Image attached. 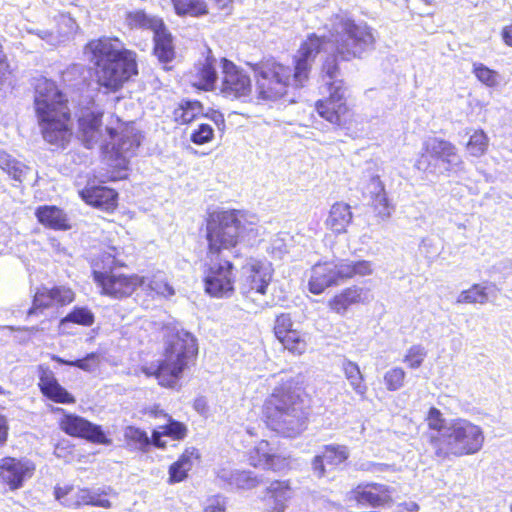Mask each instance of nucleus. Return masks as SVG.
I'll list each match as a JSON object with an SVG mask.
<instances>
[{
    "label": "nucleus",
    "mask_w": 512,
    "mask_h": 512,
    "mask_svg": "<svg viewBox=\"0 0 512 512\" xmlns=\"http://www.w3.org/2000/svg\"><path fill=\"white\" fill-rule=\"evenodd\" d=\"M103 495H107V492L101 489L90 490L89 489V501H87V505L102 507V508H110L111 502L108 499L103 498Z\"/></svg>",
    "instance_id": "nucleus-56"
},
{
    "label": "nucleus",
    "mask_w": 512,
    "mask_h": 512,
    "mask_svg": "<svg viewBox=\"0 0 512 512\" xmlns=\"http://www.w3.org/2000/svg\"><path fill=\"white\" fill-rule=\"evenodd\" d=\"M127 19L131 26L150 29L153 32L159 29L163 24L161 19L150 17L143 11L129 13Z\"/></svg>",
    "instance_id": "nucleus-39"
},
{
    "label": "nucleus",
    "mask_w": 512,
    "mask_h": 512,
    "mask_svg": "<svg viewBox=\"0 0 512 512\" xmlns=\"http://www.w3.org/2000/svg\"><path fill=\"white\" fill-rule=\"evenodd\" d=\"M29 170L30 169L26 165L15 160V162L12 163V166L7 171V174L11 176L14 180L22 182L26 177L27 173L29 172Z\"/></svg>",
    "instance_id": "nucleus-57"
},
{
    "label": "nucleus",
    "mask_w": 512,
    "mask_h": 512,
    "mask_svg": "<svg viewBox=\"0 0 512 512\" xmlns=\"http://www.w3.org/2000/svg\"><path fill=\"white\" fill-rule=\"evenodd\" d=\"M205 512H226V499L221 495L213 496L208 500Z\"/></svg>",
    "instance_id": "nucleus-58"
},
{
    "label": "nucleus",
    "mask_w": 512,
    "mask_h": 512,
    "mask_svg": "<svg viewBox=\"0 0 512 512\" xmlns=\"http://www.w3.org/2000/svg\"><path fill=\"white\" fill-rule=\"evenodd\" d=\"M366 190L370 198L385 192L384 185L380 180L379 175L374 173V165L369 163L367 168L363 171L362 183H366Z\"/></svg>",
    "instance_id": "nucleus-40"
},
{
    "label": "nucleus",
    "mask_w": 512,
    "mask_h": 512,
    "mask_svg": "<svg viewBox=\"0 0 512 512\" xmlns=\"http://www.w3.org/2000/svg\"><path fill=\"white\" fill-rule=\"evenodd\" d=\"M215 62V59L207 58L198 72L202 87L206 90L213 88L217 80Z\"/></svg>",
    "instance_id": "nucleus-45"
},
{
    "label": "nucleus",
    "mask_w": 512,
    "mask_h": 512,
    "mask_svg": "<svg viewBox=\"0 0 512 512\" xmlns=\"http://www.w3.org/2000/svg\"><path fill=\"white\" fill-rule=\"evenodd\" d=\"M258 236L256 223L248 221L239 211H224L212 217L207 223L205 290L213 297H228L234 290L230 258H239L245 241L250 243Z\"/></svg>",
    "instance_id": "nucleus-2"
},
{
    "label": "nucleus",
    "mask_w": 512,
    "mask_h": 512,
    "mask_svg": "<svg viewBox=\"0 0 512 512\" xmlns=\"http://www.w3.org/2000/svg\"><path fill=\"white\" fill-rule=\"evenodd\" d=\"M86 203L105 211H112L117 205L118 194L106 186H93L81 192Z\"/></svg>",
    "instance_id": "nucleus-23"
},
{
    "label": "nucleus",
    "mask_w": 512,
    "mask_h": 512,
    "mask_svg": "<svg viewBox=\"0 0 512 512\" xmlns=\"http://www.w3.org/2000/svg\"><path fill=\"white\" fill-rule=\"evenodd\" d=\"M351 222L352 212L350 205L343 202H337L332 205L326 219V225L331 231L336 234L345 233Z\"/></svg>",
    "instance_id": "nucleus-27"
},
{
    "label": "nucleus",
    "mask_w": 512,
    "mask_h": 512,
    "mask_svg": "<svg viewBox=\"0 0 512 512\" xmlns=\"http://www.w3.org/2000/svg\"><path fill=\"white\" fill-rule=\"evenodd\" d=\"M55 499L64 507L69 509H77L82 505H87L89 497V489L82 488L75 490L73 486H56L54 488Z\"/></svg>",
    "instance_id": "nucleus-26"
},
{
    "label": "nucleus",
    "mask_w": 512,
    "mask_h": 512,
    "mask_svg": "<svg viewBox=\"0 0 512 512\" xmlns=\"http://www.w3.org/2000/svg\"><path fill=\"white\" fill-rule=\"evenodd\" d=\"M487 288L479 284H474L470 289L462 291L457 298V303H480L488 301Z\"/></svg>",
    "instance_id": "nucleus-43"
},
{
    "label": "nucleus",
    "mask_w": 512,
    "mask_h": 512,
    "mask_svg": "<svg viewBox=\"0 0 512 512\" xmlns=\"http://www.w3.org/2000/svg\"><path fill=\"white\" fill-rule=\"evenodd\" d=\"M502 37H503V40L504 42L509 45V46H512V25L510 26H506L503 31H502Z\"/></svg>",
    "instance_id": "nucleus-62"
},
{
    "label": "nucleus",
    "mask_w": 512,
    "mask_h": 512,
    "mask_svg": "<svg viewBox=\"0 0 512 512\" xmlns=\"http://www.w3.org/2000/svg\"><path fill=\"white\" fill-rule=\"evenodd\" d=\"M367 298V291L358 286H352L344 289L341 293L335 295L328 303L329 308L335 313L343 316L350 306L363 303Z\"/></svg>",
    "instance_id": "nucleus-24"
},
{
    "label": "nucleus",
    "mask_w": 512,
    "mask_h": 512,
    "mask_svg": "<svg viewBox=\"0 0 512 512\" xmlns=\"http://www.w3.org/2000/svg\"><path fill=\"white\" fill-rule=\"evenodd\" d=\"M95 322L94 313L87 307L75 306L65 317L59 322V331L61 333L69 334L68 331L70 324H77L85 327H90Z\"/></svg>",
    "instance_id": "nucleus-32"
},
{
    "label": "nucleus",
    "mask_w": 512,
    "mask_h": 512,
    "mask_svg": "<svg viewBox=\"0 0 512 512\" xmlns=\"http://www.w3.org/2000/svg\"><path fill=\"white\" fill-rule=\"evenodd\" d=\"M405 379V371L402 368L396 367L387 371L384 375V382L389 391L399 390Z\"/></svg>",
    "instance_id": "nucleus-49"
},
{
    "label": "nucleus",
    "mask_w": 512,
    "mask_h": 512,
    "mask_svg": "<svg viewBox=\"0 0 512 512\" xmlns=\"http://www.w3.org/2000/svg\"><path fill=\"white\" fill-rule=\"evenodd\" d=\"M326 53L327 56L321 66L320 78L327 88L329 96L316 102V110L322 118L331 124L342 126L345 123L348 107L344 98V82L337 61L339 55L331 48H328Z\"/></svg>",
    "instance_id": "nucleus-8"
},
{
    "label": "nucleus",
    "mask_w": 512,
    "mask_h": 512,
    "mask_svg": "<svg viewBox=\"0 0 512 512\" xmlns=\"http://www.w3.org/2000/svg\"><path fill=\"white\" fill-rule=\"evenodd\" d=\"M34 465L25 460L6 457L0 463V481L10 490H16L23 486L26 479L32 477Z\"/></svg>",
    "instance_id": "nucleus-16"
},
{
    "label": "nucleus",
    "mask_w": 512,
    "mask_h": 512,
    "mask_svg": "<svg viewBox=\"0 0 512 512\" xmlns=\"http://www.w3.org/2000/svg\"><path fill=\"white\" fill-rule=\"evenodd\" d=\"M102 116L101 111L87 110L82 113L78 120V137L88 149L98 144L102 138Z\"/></svg>",
    "instance_id": "nucleus-19"
},
{
    "label": "nucleus",
    "mask_w": 512,
    "mask_h": 512,
    "mask_svg": "<svg viewBox=\"0 0 512 512\" xmlns=\"http://www.w3.org/2000/svg\"><path fill=\"white\" fill-rule=\"evenodd\" d=\"M278 340L282 343L283 347L294 354H302L306 350V341L302 333L293 329L292 331L284 334Z\"/></svg>",
    "instance_id": "nucleus-38"
},
{
    "label": "nucleus",
    "mask_w": 512,
    "mask_h": 512,
    "mask_svg": "<svg viewBox=\"0 0 512 512\" xmlns=\"http://www.w3.org/2000/svg\"><path fill=\"white\" fill-rule=\"evenodd\" d=\"M41 392L50 400L70 404L75 402V398L62 387L53 375H43L40 378Z\"/></svg>",
    "instance_id": "nucleus-30"
},
{
    "label": "nucleus",
    "mask_w": 512,
    "mask_h": 512,
    "mask_svg": "<svg viewBox=\"0 0 512 512\" xmlns=\"http://www.w3.org/2000/svg\"><path fill=\"white\" fill-rule=\"evenodd\" d=\"M194 408L197 412L203 414L207 411V405L204 398L200 397L194 401Z\"/></svg>",
    "instance_id": "nucleus-61"
},
{
    "label": "nucleus",
    "mask_w": 512,
    "mask_h": 512,
    "mask_svg": "<svg viewBox=\"0 0 512 512\" xmlns=\"http://www.w3.org/2000/svg\"><path fill=\"white\" fill-rule=\"evenodd\" d=\"M15 162V159L11 158L9 154L6 152H0V168L7 172L9 168L12 166V163Z\"/></svg>",
    "instance_id": "nucleus-59"
},
{
    "label": "nucleus",
    "mask_w": 512,
    "mask_h": 512,
    "mask_svg": "<svg viewBox=\"0 0 512 512\" xmlns=\"http://www.w3.org/2000/svg\"><path fill=\"white\" fill-rule=\"evenodd\" d=\"M106 132L109 137L108 140H104L102 148L105 152H111V156L115 157L116 160L125 161L127 158L132 157L135 151L140 146V136L132 131L123 132L116 140L117 131L111 126L106 127Z\"/></svg>",
    "instance_id": "nucleus-15"
},
{
    "label": "nucleus",
    "mask_w": 512,
    "mask_h": 512,
    "mask_svg": "<svg viewBox=\"0 0 512 512\" xmlns=\"http://www.w3.org/2000/svg\"><path fill=\"white\" fill-rule=\"evenodd\" d=\"M222 63V81L220 91L222 95L229 99L247 101L252 92V83L249 75L233 62L223 58Z\"/></svg>",
    "instance_id": "nucleus-12"
},
{
    "label": "nucleus",
    "mask_w": 512,
    "mask_h": 512,
    "mask_svg": "<svg viewBox=\"0 0 512 512\" xmlns=\"http://www.w3.org/2000/svg\"><path fill=\"white\" fill-rule=\"evenodd\" d=\"M392 489L380 483L360 484L353 491L358 503H367L373 507L382 506L392 500Z\"/></svg>",
    "instance_id": "nucleus-20"
},
{
    "label": "nucleus",
    "mask_w": 512,
    "mask_h": 512,
    "mask_svg": "<svg viewBox=\"0 0 512 512\" xmlns=\"http://www.w3.org/2000/svg\"><path fill=\"white\" fill-rule=\"evenodd\" d=\"M85 54L94 65L97 83L106 92H117L138 74L136 53L125 49L117 38L92 40L86 45Z\"/></svg>",
    "instance_id": "nucleus-3"
},
{
    "label": "nucleus",
    "mask_w": 512,
    "mask_h": 512,
    "mask_svg": "<svg viewBox=\"0 0 512 512\" xmlns=\"http://www.w3.org/2000/svg\"><path fill=\"white\" fill-rule=\"evenodd\" d=\"M217 478L231 488L253 489L263 483L262 476L252 471L221 469Z\"/></svg>",
    "instance_id": "nucleus-21"
},
{
    "label": "nucleus",
    "mask_w": 512,
    "mask_h": 512,
    "mask_svg": "<svg viewBox=\"0 0 512 512\" xmlns=\"http://www.w3.org/2000/svg\"><path fill=\"white\" fill-rule=\"evenodd\" d=\"M489 139L483 130L475 131L469 139L467 150L474 157L482 156L488 148Z\"/></svg>",
    "instance_id": "nucleus-44"
},
{
    "label": "nucleus",
    "mask_w": 512,
    "mask_h": 512,
    "mask_svg": "<svg viewBox=\"0 0 512 512\" xmlns=\"http://www.w3.org/2000/svg\"><path fill=\"white\" fill-rule=\"evenodd\" d=\"M371 200L375 211L381 218H387L391 215L392 207L385 192L372 197Z\"/></svg>",
    "instance_id": "nucleus-55"
},
{
    "label": "nucleus",
    "mask_w": 512,
    "mask_h": 512,
    "mask_svg": "<svg viewBox=\"0 0 512 512\" xmlns=\"http://www.w3.org/2000/svg\"><path fill=\"white\" fill-rule=\"evenodd\" d=\"M293 329V322L290 314L282 313L276 317L274 324V334L277 339L292 331Z\"/></svg>",
    "instance_id": "nucleus-53"
},
{
    "label": "nucleus",
    "mask_w": 512,
    "mask_h": 512,
    "mask_svg": "<svg viewBox=\"0 0 512 512\" xmlns=\"http://www.w3.org/2000/svg\"><path fill=\"white\" fill-rule=\"evenodd\" d=\"M202 104L199 101H184L178 110L176 116L179 117L183 123L193 121L197 115L202 113Z\"/></svg>",
    "instance_id": "nucleus-46"
},
{
    "label": "nucleus",
    "mask_w": 512,
    "mask_h": 512,
    "mask_svg": "<svg viewBox=\"0 0 512 512\" xmlns=\"http://www.w3.org/2000/svg\"><path fill=\"white\" fill-rule=\"evenodd\" d=\"M251 464L255 467H261L268 470L278 471L286 465L285 458L271 453L270 445L262 440L254 449V454L250 456Z\"/></svg>",
    "instance_id": "nucleus-25"
},
{
    "label": "nucleus",
    "mask_w": 512,
    "mask_h": 512,
    "mask_svg": "<svg viewBox=\"0 0 512 512\" xmlns=\"http://www.w3.org/2000/svg\"><path fill=\"white\" fill-rule=\"evenodd\" d=\"M139 287L164 297H170L175 294L174 288L169 283L156 277L152 279L139 277Z\"/></svg>",
    "instance_id": "nucleus-36"
},
{
    "label": "nucleus",
    "mask_w": 512,
    "mask_h": 512,
    "mask_svg": "<svg viewBox=\"0 0 512 512\" xmlns=\"http://www.w3.org/2000/svg\"><path fill=\"white\" fill-rule=\"evenodd\" d=\"M372 273L371 263L366 260H331L316 263L311 269L309 291L321 294L326 288L339 285L354 277L366 276Z\"/></svg>",
    "instance_id": "nucleus-9"
},
{
    "label": "nucleus",
    "mask_w": 512,
    "mask_h": 512,
    "mask_svg": "<svg viewBox=\"0 0 512 512\" xmlns=\"http://www.w3.org/2000/svg\"><path fill=\"white\" fill-rule=\"evenodd\" d=\"M272 277L271 263L251 258L242 266L240 293L258 307L264 308L268 305L264 297Z\"/></svg>",
    "instance_id": "nucleus-11"
},
{
    "label": "nucleus",
    "mask_w": 512,
    "mask_h": 512,
    "mask_svg": "<svg viewBox=\"0 0 512 512\" xmlns=\"http://www.w3.org/2000/svg\"><path fill=\"white\" fill-rule=\"evenodd\" d=\"M8 424L6 418L0 414V445H3L7 440Z\"/></svg>",
    "instance_id": "nucleus-60"
},
{
    "label": "nucleus",
    "mask_w": 512,
    "mask_h": 512,
    "mask_svg": "<svg viewBox=\"0 0 512 512\" xmlns=\"http://www.w3.org/2000/svg\"><path fill=\"white\" fill-rule=\"evenodd\" d=\"M298 384L294 379L283 382L264 403L267 426L283 437L294 438L307 428L308 407Z\"/></svg>",
    "instance_id": "nucleus-4"
},
{
    "label": "nucleus",
    "mask_w": 512,
    "mask_h": 512,
    "mask_svg": "<svg viewBox=\"0 0 512 512\" xmlns=\"http://www.w3.org/2000/svg\"><path fill=\"white\" fill-rule=\"evenodd\" d=\"M53 360L56 361L59 364L67 365V366H72V363H73V360H65V359H63V358H61L59 356H54Z\"/></svg>",
    "instance_id": "nucleus-63"
},
{
    "label": "nucleus",
    "mask_w": 512,
    "mask_h": 512,
    "mask_svg": "<svg viewBox=\"0 0 512 512\" xmlns=\"http://www.w3.org/2000/svg\"><path fill=\"white\" fill-rule=\"evenodd\" d=\"M198 457L199 453L196 448H187L179 459L169 467L168 482L173 484L186 479L188 471H190L193 466V459H197Z\"/></svg>",
    "instance_id": "nucleus-31"
},
{
    "label": "nucleus",
    "mask_w": 512,
    "mask_h": 512,
    "mask_svg": "<svg viewBox=\"0 0 512 512\" xmlns=\"http://www.w3.org/2000/svg\"><path fill=\"white\" fill-rule=\"evenodd\" d=\"M440 435L432 438V451L436 459L441 461L450 455L461 457L475 454L481 450L485 439L482 428L466 419L452 420Z\"/></svg>",
    "instance_id": "nucleus-7"
},
{
    "label": "nucleus",
    "mask_w": 512,
    "mask_h": 512,
    "mask_svg": "<svg viewBox=\"0 0 512 512\" xmlns=\"http://www.w3.org/2000/svg\"><path fill=\"white\" fill-rule=\"evenodd\" d=\"M54 305L52 288L42 287L34 295L33 305L28 311V315L35 314L38 309L48 308Z\"/></svg>",
    "instance_id": "nucleus-47"
},
{
    "label": "nucleus",
    "mask_w": 512,
    "mask_h": 512,
    "mask_svg": "<svg viewBox=\"0 0 512 512\" xmlns=\"http://www.w3.org/2000/svg\"><path fill=\"white\" fill-rule=\"evenodd\" d=\"M329 36H308L295 56L292 70L276 62L266 59L250 64L257 77L258 97L263 100L275 101L287 93L291 87H303L309 80L313 62L321 52L331 48L343 61L362 58L364 54L374 50L376 37L373 28L366 22H356L346 13L333 15L325 25Z\"/></svg>",
    "instance_id": "nucleus-1"
},
{
    "label": "nucleus",
    "mask_w": 512,
    "mask_h": 512,
    "mask_svg": "<svg viewBox=\"0 0 512 512\" xmlns=\"http://www.w3.org/2000/svg\"><path fill=\"white\" fill-rule=\"evenodd\" d=\"M340 368L355 394L361 399H365L368 387L358 364L344 357Z\"/></svg>",
    "instance_id": "nucleus-29"
},
{
    "label": "nucleus",
    "mask_w": 512,
    "mask_h": 512,
    "mask_svg": "<svg viewBox=\"0 0 512 512\" xmlns=\"http://www.w3.org/2000/svg\"><path fill=\"white\" fill-rule=\"evenodd\" d=\"M350 452L347 446L329 444L323 446L320 454L316 455L311 462L313 474L317 478L326 475V465L336 467L349 458Z\"/></svg>",
    "instance_id": "nucleus-18"
},
{
    "label": "nucleus",
    "mask_w": 512,
    "mask_h": 512,
    "mask_svg": "<svg viewBox=\"0 0 512 512\" xmlns=\"http://www.w3.org/2000/svg\"><path fill=\"white\" fill-rule=\"evenodd\" d=\"M61 429L73 437L84 438L98 444H108L101 426L93 424L83 417L74 414H67L61 419Z\"/></svg>",
    "instance_id": "nucleus-14"
},
{
    "label": "nucleus",
    "mask_w": 512,
    "mask_h": 512,
    "mask_svg": "<svg viewBox=\"0 0 512 512\" xmlns=\"http://www.w3.org/2000/svg\"><path fill=\"white\" fill-rule=\"evenodd\" d=\"M292 494L287 481H273L266 489L265 505L270 512H284Z\"/></svg>",
    "instance_id": "nucleus-22"
},
{
    "label": "nucleus",
    "mask_w": 512,
    "mask_h": 512,
    "mask_svg": "<svg viewBox=\"0 0 512 512\" xmlns=\"http://www.w3.org/2000/svg\"><path fill=\"white\" fill-rule=\"evenodd\" d=\"M426 420L429 428L433 430V432L427 436V441L432 447V438L440 437V433H442V430H444V428L448 426L449 423H446L445 419H443L442 417V413L440 412V410H438L435 407L430 408Z\"/></svg>",
    "instance_id": "nucleus-41"
},
{
    "label": "nucleus",
    "mask_w": 512,
    "mask_h": 512,
    "mask_svg": "<svg viewBox=\"0 0 512 512\" xmlns=\"http://www.w3.org/2000/svg\"><path fill=\"white\" fill-rule=\"evenodd\" d=\"M154 54L162 63H169L175 57L172 35L164 23L153 32Z\"/></svg>",
    "instance_id": "nucleus-28"
},
{
    "label": "nucleus",
    "mask_w": 512,
    "mask_h": 512,
    "mask_svg": "<svg viewBox=\"0 0 512 512\" xmlns=\"http://www.w3.org/2000/svg\"><path fill=\"white\" fill-rule=\"evenodd\" d=\"M172 3L179 15L199 16L207 13L203 0H172Z\"/></svg>",
    "instance_id": "nucleus-37"
},
{
    "label": "nucleus",
    "mask_w": 512,
    "mask_h": 512,
    "mask_svg": "<svg viewBox=\"0 0 512 512\" xmlns=\"http://www.w3.org/2000/svg\"><path fill=\"white\" fill-rule=\"evenodd\" d=\"M358 470L370 472L373 474L385 473V472H395V465L387 464V463H379L373 461H365L358 465Z\"/></svg>",
    "instance_id": "nucleus-54"
},
{
    "label": "nucleus",
    "mask_w": 512,
    "mask_h": 512,
    "mask_svg": "<svg viewBox=\"0 0 512 512\" xmlns=\"http://www.w3.org/2000/svg\"><path fill=\"white\" fill-rule=\"evenodd\" d=\"M94 281L102 288V292L114 298L130 296L139 287V277L127 276L114 270L94 271Z\"/></svg>",
    "instance_id": "nucleus-13"
},
{
    "label": "nucleus",
    "mask_w": 512,
    "mask_h": 512,
    "mask_svg": "<svg viewBox=\"0 0 512 512\" xmlns=\"http://www.w3.org/2000/svg\"><path fill=\"white\" fill-rule=\"evenodd\" d=\"M0 394H5V391L1 386H0Z\"/></svg>",
    "instance_id": "nucleus-64"
},
{
    "label": "nucleus",
    "mask_w": 512,
    "mask_h": 512,
    "mask_svg": "<svg viewBox=\"0 0 512 512\" xmlns=\"http://www.w3.org/2000/svg\"><path fill=\"white\" fill-rule=\"evenodd\" d=\"M427 155L422 154L415 163L418 170L430 173H456L463 169V161L454 144L441 138H431L424 144Z\"/></svg>",
    "instance_id": "nucleus-10"
},
{
    "label": "nucleus",
    "mask_w": 512,
    "mask_h": 512,
    "mask_svg": "<svg viewBox=\"0 0 512 512\" xmlns=\"http://www.w3.org/2000/svg\"><path fill=\"white\" fill-rule=\"evenodd\" d=\"M52 294L54 298V304L61 306L72 303L75 299V293L66 286H55L52 288Z\"/></svg>",
    "instance_id": "nucleus-51"
},
{
    "label": "nucleus",
    "mask_w": 512,
    "mask_h": 512,
    "mask_svg": "<svg viewBox=\"0 0 512 512\" xmlns=\"http://www.w3.org/2000/svg\"><path fill=\"white\" fill-rule=\"evenodd\" d=\"M472 72L481 83L488 87H496L500 83L499 73L482 63H473Z\"/></svg>",
    "instance_id": "nucleus-42"
},
{
    "label": "nucleus",
    "mask_w": 512,
    "mask_h": 512,
    "mask_svg": "<svg viewBox=\"0 0 512 512\" xmlns=\"http://www.w3.org/2000/svg\"><path fill=\"white\" fill-rule=\"evenodd\" d=\"M101 363L100 354L97 352L88 353L81 359L73 360L72 367H77L85 372H95Z\"/></svg>",
    "instance_id": "nucleus-48"
},
{
    "label": "nucleus",
    "mask_w": 512,
    "mask_h": 512,
    "mask_svg": "<svg viewBox=\"0 0 512 512\" xmlns=\"http://www.w3.org/2000/svg\"><path fill=\"white\" fill-rule=\"evenodd\" d=\"M164 344V358L157 365L142 370L147 376H154L161 386L175 388L184 370L197 356V341L190 332L172 327L168 328Z\"/></svg>",
    "instance_id": "nucleus-6"
},
{
    "label": "nucleus",
    "mask_w": 512,
    "mask_h": 512,
    "mask_svg": "<svg viewBox=\"0 0 512 512\" xmlns=\"http://www.w3.org/2000/svg\"><path fill=\"white\" fill-rule=\"evenodd\" d=\"M159 429H162V431L154 430L152 433L153 445L159 448L165 447V443L161 441L163 435L172 437L173 439H183L187 432V428L183 423L173 420L171 417H169L168 422L160 426Z\"/></svg>",
    "instance_id": "nucleus-34"
},
{
    "label": "nucleus",
    "mask_w": 512,
    "mask_h": 512,
    "mask_svg": "<svg viewBox=\"0 0 512 512\" xmlns=\"http://www.w3.org/2000/svg\"><path fill=\"white\" fill-rule=\"evenodd\" d=\"M34 107L45 141L64 148L72 137L70 110L65 95L46 78L35 85Z\"/></svg>",
    "instance_id": "nucleus-5"
},
{
    "label": "nucleus",
    "mask_w": 512,
    "mask_h": 512,
    "mask_svg": "<svg viewBox=\"0 0 512 512\" xmlns=\"http://www.w3.org/2000/svg\"><path fill=\"white\" fill-rule=\"evenodd\" d=\"M214 130L209 124H201L198 129L194 130L190 136V140L197 144L202 145L212 140Z\"/></svg>",
    "instance_id": "nucleus-52"
},
{
    "label": "nucleus",
    "mask_w": 512,
    "mask_h": 512,
    "mask_svg": "<svg viewBox=\"0 0 512 512\" xmlns=\"http://www.w3.org/2000/svg\"><path fill=\"white\" fill-rule=\"evenodd\" d=\"M55 30L29 28L27 32L38 36L47 44L56 46L71 39L78 29L76 21L69 14L55 17Z\"/></svg>",
    "instance_id": "nucleus-17"
},
{
    "label": "nucleus",
    "mask_w": 512,
    "mask_h": 512,
    "mask_svg": "<svg viewBox=\"0 0 512 512\" xmlns=\"http://www.w3.org/2000/svg\"><path fill=\"white\" fill-rule=\"evenodd\" d=\"M425 357L426 351L424 347L420 345H414L408 350V353L404 358V362H406L410 368L415 369L421 366Z\"/></svg>",
    "instance_id": "nucleus-50"
},
{
    "label": "nucleus",
    "mask_w": 512,
    "mask_h": 512,
    "mask_svg": "<svg viewBox=\"0 0 512 512\" xmlns=\"http://www.w3.org/2000/svg\"><path fill=\"white\" fill-rule=\"evenodd\" d=\"M123 435L126 447L131 450L145 451L151 444H153L152 437L149 438L145 431L134 426H127L124 429Z\"/></svg>",
    "instance_id": "nucleus-35"
},
{
    "label": "nucleus",
    "mask_w": 512,
    "mask_h": 512,
    "mask_svg": "<svg viewBox=\"0 0 512 512\" xmlns=\"http://www.w3.org/2000/svg\"><path fill=\"white\" fill-rule=\"evenodd\" d=\"M36 216L40 223L49 228L59 230L70 228L67 224L66 214L55 206L39 207L36 211Z\"/></svg>",
    "instance_id": "nucleus-33"
}]
</instances>
